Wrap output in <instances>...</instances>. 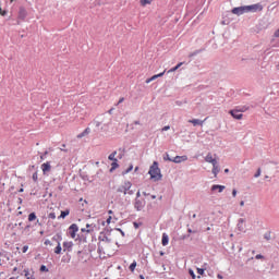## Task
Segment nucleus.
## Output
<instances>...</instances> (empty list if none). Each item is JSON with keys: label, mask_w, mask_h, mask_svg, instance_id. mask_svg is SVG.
I'll return each mask as SVG.
<instances>
[{"label": "nucleus", "mask_w": 279, "mask_h": 279, "mask_svg": "<svg viewBox=\"0 0 279 279\" xmlns=\"http://www.w3.org/2000/svg\"><path fill=\"white\" fill-rule=\"evenodd\" d=\"M111 220H112V217H111V216H109V217L106 219V223H107V226H110Z\"/></svg>", "instance_id": "nucleus-33"}, {"label": "nucleus", "mask_w": 279, "mask_h": 279, "mask_svg": "<svg viewBox=\"0 0 279 279\" xmlns=\"http://www.w3.org/2000/svg\"><path fill=\"white\" fill-rule=\"evenodd\" d=\"M232 13L233 14H236V15H241L243 13H246V7H239V8H234L232 10Z\"/></svg>", "instance_id": "nucleus-11"}, {"label": "nucleus", "mask_w": 279, "mask_h": 279, "mask_svg": "<svg viewBox=\"0 0 279 279\" xmlns=\"http://www.w3.org/2000/svg\"><path fill=\"white\" fill-rule=\"evenodd\" d=\"M19 192H20V193H23V192H24V190H23V189H21Z\"/></svg>", "instance_id": "nucleus-59"}, {"label": "nucleus", "mask_w": 279, "mask_h": 279, "mask_svg": "<svg viewBox=\"0 0 279 279\" xmlns=\"http://www.w3.org/2000/svg\"><path fill=\"white\" fill-rule=\"evenodd\" d=\"M112 246H113V243L111 241H109L108 239H102L98 243V250L102 251V253L111 251Z\"/></svg>", "instance_id": "nucleus-2"}, {"label": "nucleus", "mask_w": 279, "mask_h": 279, "mask_svg": "<svg viewBox=\"0 0 279 279\" xmlns=\"http://www.w3.org/2000/svg\"><path fill=\"white\" fill-rule=\"evenodd\" d=\"M62 151H65V153H68V150L66 149H61Z\"/></svg>", "instance_id": "nucleus-63"}, {"label": "nucleus", "mask_w": 279, "mask_h": 279, "mask_svg": "<svg viewBox=\"0 0 279 279\" xmlns=\"http://www.w3.org/2000/svg\"><path fill=\"white\" fill-rule=\"evenodd\" d=\"M40 159H41V160H44V159H45V155H44V156H41V157H40Z\"/></svg>", "instance_id": "nucleus-60"}, {"label": "nucleus", "mask_w": 279, "mask_h": 279, "mask_svg": "<svg viewBox=\"0 0 279 279\" xmlns=\"http://www.w3.org/2000/svg\"><path fill=\"white\" fill-rule=\"evenodd\" d=\"M70 215V210L69 209H66V210H64V211H61V218H65L66 216H69Z\"/></svg>", "instance_id": "nucleus-27"}, {"label": "nucleus", "mask_w": 279, "mask_h": 279, "mask_svg": "<svg viewBox=\"0 0 279 279\" xmlns=\"http://www.w3.org/2000/svg\"><path fill=\"white\" fill-rule=\"evenodd\" d=\"M217 278L218 279H223V277L220 274L217 275Z\"/></svg>", "instance_id": "nucleus-52"}, {"label": "nucleus", "mask_w": 279, "mask_h": 279, "mask_svg": "<svg viewBox=\"0 0 279 279\" xmlns=\"http://www.w3.org/2000/svg\"><path fill=\"white\" fill-rule=\"evenodd\" d=\"M146 206V201L143 199V198H136L135 199V203H134V208L137 210V211H141L145 208Z\"/></svg>", "instance_id": "nucleus-5"}, {"label": "nucleus", "mask_w": 279, "mask_h": 279, "mask_svg": "<svg viewBox=\"0 0 279 279\" xmlns=\"http://www.w3.org/2000/svg\"><path fill=\"white\" fill-rule=\"evenodd\" d=\"M247 110V108L243 107L241 109H232L229 111V113L235 119V120H242L243 119V114L239 113V112H245Z\"/></svg>", "instance_id": "nucleus-4"}, {"label": "nucleus", "mask_w": 279, "mask_h": 279, "mask_svg": "<svg viewBox=\"0 0 279 279\" xmlns=\"http://www.w3.org/2000/svg\"><path fill=\"white\" fill-rule=\"evenodd\" d=\"M73 248V242H64L63 243V252H72Z\"/></svg>", "instance_id": "nucleus-12"}, {"label": "nucleus", "mask_w": 279, "mask_h": 279, "mask_svg": "<svg viewBox=\"0 0 279 279\" xmlns=\"http://www.w3.org/2000/svg\"><path fill=\"white\" fill-rule=\"evenodd\" d=\"M256 259L257 260L263 259V255H260V254L256 255Z\"/></svg>", "instance_id": "nucleus-46"}, {"label": "nucleus", "mask_w": 279, "mask_h": 279, "mask_svg": "<svg viewBox=\"0 0 279 279\" xmlns=\"http://www.w3.org/2000/svg\"><path fill=\"white\" fill-rule=\"evenodd\" d=\"M26 279H35L34 275H31L29 277H27Z\"/></svg>", "instance_id": "nucleus-51"}, {"label": "nucleus", "mask_w": 279, "mask_h": 279, "mask_svg": "<svg viewBox=\"0 0 279 279\" xmlns=\"http://www.w3.org/2000/svg\"><path fill=\"white\" fill-rule=\"evenodd\" d=\"M96 225H87L86 229H87V234H90L92 232H95L96 229Z\"/></svg>", "instance_id": "nucleus-18"}, {"label": "nucleus", "mask_w": 279, "mask_h": 279, "mask_svg": "<svg viewBox=\"0 0 279 279\" xmlns=\"http://www.w3.org/2000/svg\"><path fill=\"white\" fill-rule=\"evenodd\" d=\"M140 223H137V222H133V227L135 228V229H138L140 228Z\"/></svg>", "instance_id": "nucleus-43"}, {"label": "nucleus", "mask_w": 279, "mask_h": 279, "mask_svg": "<svg viewBox=\"0 0 279 279\" xmlns=\"http://www.w3.org/2000/svg\"><path fill=\"white\" fill-rule=\"evenodd\" d=\"M122 102H124V97L119 98L117 105H121Z\"/></svg>", "instance_id": "nucleus-39"}, {"label": "nucleus", "mask_w": 279, "mask_h": 279, "mask_svg": "<svg viewBox=\"0 0 279 279\" xmlns=\"http://www.w3.org/2000/svg\"><path fill=\"white\" fill-rule=\"evenodd\" d=\"M182 65H183V62L178 63L175 66L168 70V74L177 72L178 69H180Z\"/></svg>", "instance_id": "nucleus-16"}, {"label": "nucleus", "mask_w": 279, "mask_h": 279, "mask_svg": "<svg viewBox=\"0 0 279 279\" xmlns=\"http://www.w3.org/2000/svg\"><path fill=\"white\" fill-rule=\"evenodd\" d=\"M275 38H279V28L275 32Z\"/></svg>", "instance_id": "nucleus-45"}, {"label": "nucleus", "mask_w": 279, "mask_h": 279, "mask_svg": "<svg viewBox=\"0 0 279 279\" xmlns=\"http://www.w3.org/2000/svg\"><path fill=\"white\" fill-rule=\"evenodd\" d=\"M219 171H220V169H219L218 162H216L215 165H213V173H214V175L217 177Z\"/></svg>", "instance_id": "nucleus-19"}, {"label": "nucleus", "mask_w": 279, "mask_h": 279, "mask_svg": "<svg viewBox=\"0 0 279 279\" xmlns=\"http://www.w3.org/2000/svg\"><path fill=\"white\" fill-rule=\"evenodd\" d=\"M154 0H141V4L145 7L146 4H150Z\"/></svg>", "instance_id": "nucleus-28"}, {"label": "nucleus", "mask_w": 279, "mask_h": 279, "mask_svg": "<svg viewBox=\"0 0 279 279\" xmlns=\"http://www.w3.org/2000/svg\"><path fill=\"white\" fill-rule=\"evenodd\" d=\"M78 255H80V262H83V258H84V255L82 252H78Z\"/></svg>", "instance_id": "nucleus-37"}, {"label": "nucleus", "mask_w": 279, "mask_h": 279, "mask_svg": "<svg viewBox=\"0 0 279 279\" xmlns=\"http://www.w3.org/2000/svg\"><path fill=\"white\" fill-rule=\"evenodd\" d=\"M108 214L111 215V214H113V211L112 210H108Z\"/></svg>", "instance_id": "nucleus-58"}, {"label": "nucleus", "mask_w": 279, "mask_h": 279, "mask_svg": "<svg viewBox=\"0 0 279 279\" xmlns=\"http://www.w3.org/2000/svg\"><path fill=\"white\" fill-rule=\"evenodd\" d=\"M39 271H40V272H49V269L47 268V266L41 265Z\"/></svg>", "instance_id": "nucleus-29"}, {"label": "nucleus", "mask_w": 279, "mask_h": 279, "mask_svg": "<svg viewBox=\"0 0 279 279\" xmlns=\"http://www.w3.org/2000/svg\"><path fill=\"white\" fill-rule=\"evenodd\" d=\"M189 123L193 124L194 126H197V125L203 126V125H204V120H199V119H190V120H189Z\"/></svg>", "instance_id": "nucleus-13"}, {"label": "nucleus", "mask_w": 279, "mask_h": 279, "mask_svg": "<svg viewBox=\"0 0 279 279\" xmlns=\"http://www.w3.org/2000/svg\"><path fill=\"white\" fill-rule=\"evenodd\" d=\"M24 276H25V278L27 279V277H29L31 275H29V270L28 269H24Z\"/></svg>", "instance_id": "nucleus-34"}, {"label": "nucleus", "mask_w": 279, "mask_h": 279, "mask_svg": "<svg viewBox=\"0 0 279 279\" xmlns=\"http://www.w3.org/2000/svg\"><path fill=\"white\" fill-rule=\"evenodd\" d=\"M33 180L36 182L38 180V174L37 173H34L33 174Z\"/></svg>", "instance_id": "nucleus-41"}, {"label": "nucleus", "mask_w": 279, "mask_h": 279, "mask_svg": "<svg viewBox=\"0 0 279 279\" xmlns=\"http://www.w3.org/2000/svg\"><path fill=\"white\" fill-rule=\"evenodd\" d=\"M225 189H226V186H223V185H213L211 186V191L218 190L219 193H221Z\"/></svg>", "instance_id": "nucleus-17"}, {"label": "nucleus", "mask_w": 279, "mask_h": 279, "mask_svg": "<svg viewBox=\"0 0 279 279\" xmlns=\"http://www.w3.org/2000/svg\"><path fill=\"white\" fill-rule=\"evenodd\" d=\"M205 161L208 162V163H211L213 166L215 163H218L216 159L213 158L211 154H208L206 157H205Z\"/></svg>", "instance_id": "nucleus-15"}, {"label": "nucleus", "mask_w": 279, "mask_h": 279, "mask_svg": "<svg viewBox=\"0 0 279 279\" xmlns=\"http://www.w3.org/2000/svg\"><path fill=\"white\" fill-rule=\"evenodd\" d=\"M131 187H132V183L126 181L124 182L122 185H120L118 189H117V192L118 193H123L124 195L129 194V195H133L134 192L131 191Z\"/></svg>", "instance_id": "nucleus-3"}, {"label": "nucleus", "mask_w": 279, "mask_h": 279, "mask_svg": "<svg viewBox=\"0 0 279 279\" xmlns=\"http://www.w3.org/2000/svg\"><path fill=\"white\" fill-rule=\"evenodd\" d=\"M189 274L192 277V279H195V271H193V269H190Z\"/></svg>", "instance_id": "nucleus-30"}, {"label": "nucleus", "mask_w": 279, "mask_h": 279, "mask_svg": "<svg viewBox=\"0 0 279 279\" xmlns=\"http://www.w3.org/2000/svg\"><path fill=\"white\" fill-rule=\"evenodd\" d=\"M240 205H241V207H243V206H244V201H242V202L240 203Z\"/></svg>", "instance_id": "nucleus-55"}, {"label": "nucleus", "mask_w": 279, "mask_h": 279, "mask_svg": "<svg viewBox=\"0 0 279 279\" xmlns=\"http://www.w3.org/2000/svg\"><path fill=\"white\" fill-rule=\"evenodd\" d=\"M225 172L228 173V172H229V169H226Z\"/></svg>", "instance_id": "nucleus-61"}, {"label": "nucleus", "mask_w": 279, "mask_h": 279, "mask_svg": "<svg viewBox=\"0 0 279 279\" xmlns=\"http://www.w3.org/2000/svg\"><path fill=\"white\" fill-rule=\"evenodd\" d=\"M169 241H170L169 235L167 233H162L161 245L165 246V247L168 246Z\"/></svg>", "instance_id": "nucleus-14"}, {"label": "nucleus", "mask_w": 279, "mask_h": 279, "mask_svg": "<svg viewBox=\"0 0 279 279\" xmlns=\"http://www.w3.org/2000/svg\"><path fill=\"white\" fill-rule=\"evenodd\" d=\"M134 125H141V121L135 120V121H134Z\"/></svg>", "instance_id": "nucleus-49"}, {"label": "nucleus", "mask_w": 279, "mask_h": 279, "mask_svg": "<svg viewBox=\"0 0 279 279\" xmlns=\"http://www.w3.org/2000/svg\"><path fill=\"white\" fill-rule=\"evenodd\" d=\"M236 194H238L236 190H233V191H232V196L235 197Z\"/></svg>", "instance_id": "nucleus-48"}, {"label": "nucleus", "mask_w": 279, "mask_h": 279, "mask_svg": "<svg viewBox=\"0 0 279 279\" xmlns=\"http://www.w3.org/2000/svg\"><path fill=\"white\" fill-rule=\"evenodd\" d=\"M165 74H166V71H163V72H161V73H158V74H155V75H153L150 78H151V81L154 82V81L158 80L159 77H163Z\"/></svg>", "instance_id": "nucleus-21"}, {"label": "nucleus", "mask_w": 279, "mask_h": 279, "mask_svg": "<svg viewBox=\"0 0 279 279\" xmlns=\"http://www.w3.org/2000/svg\"><path fill=\"white\" fill-rule=\"evenodd\" d=\"M82 232H87V229H86V228H83V229H82Z\"/></svg>", "instance_id": "nucleus-54"}, {"label": "nucleus", "mask_w": 279, "mask_h": 279, "mask_svg": "<svg viewBox=\"0 0 279 279\" xmlns=\"http://www.w3.org/2000/svg\"><path fill=\"white\" fill-rule=\"evenodd\" d=\"M171 129V126H163L162 129H161V131L162 132H167V131H169Z\"/></svg>", "instance_id": "nucleus-38"}, {"label": "nucleus", "mask_w": 279, "mask_h": 279, "mask_svg": "<svg viewBox=\"0 0 279 279\" xmlns=\"http://www.w3.org/2000/svg\"><path fill=\"white\" fill-rule=\"evenodd\" d=\"M31 228V226H26L25 229H24V232L28 231Z\"/></svg>", "instance_id": "nucleus-50"}, {"label": "nucleus", "mask_w": 279, "mask_h": 279, "mask_svg": "<svg viewBox=\"0 0 279 279\" xmlns=\"http://www.w3.org/2000/svg\"><path fill=\"white\" fill-rule=\"evenodd\" d=\"M61 252H62L61 243L58 241V245L54 248V254L56 255H61Z\"/></svg>", "instance_id": "nucleus-22"}, {"label": "nucleus", "mask_w": 279, "mask_h": 279, "mask_svg": "<svg viewBox=\"0 0 279 279\" xmlns=\"http://www.w3.org/2000/svg\"><path fill=\"white\" fill-rule=\"evenodd\" d=\"M50 219H56V214L54 213H50L48 216Z\"/></svg>", "instance_id": "nucleus-36"}, {"label": "nucleus", "mask_w": 279, "mask_h": 279, "mask_svg": "<svg viewBox=\"0 0 279 279\" xmlns=\"http://www.w3.org/2000/svg\"><path fill=\"white\" fill-rule=\"evenodd\" d=\"M9 279H16L15 277H10Z\"/></svg>", "instance_id": "nucleus-62"}, {"label": "nucleus", "mask_w": 279, "mask_h": 279, "mask_svg": "<svg viewBox=\"0 0 279 279\" xmlns=\"http://www.w3.org/2000/svg\"><path fill=\"white\" fill-rule=\"evenodd\" d=\"M169 161H172L174 163H181V162H185L186 160H189V157L186 156H177L173 159L168 158Z\"/></svg>", "instance_id": "nucleus-8"}, {"label": "nucleus", "mask_w": 279, "mask_h": 279, "mask_svg": "<svg viewBox=\"0 0 279 279\" xmlns=\"http://www.w3.org/2000/svg\"><path fill=\"white\" fill-rule=\"evenodd\" d=\"M113 110H114V108H110V109L108 110V114H112V113H113Z\"/></svg>", "instance_id": "nucleus-47"}, {"label": "nucleus", "mask_w": 279, "mask_h": 279, "mask_svg": "<svg viewBox=\"0 0 279 279\" xmlns=\"http://www.w3.org/2000/svg\"><path fill=\"white\" fill-rule=\"evenodd\" d=\"M136 267H137V263L134 262V263H132V264L129 266V269H130L131 272H134L135 269H136Z\"/></svg>", "instance_id": "nucleus-24"}, {"label": "nucleus", "mask_w": 279, "mask_h": 279, "mask_svg": "<svg viewBox=\"0 0 279 279\" xmlns=\"http://www.w3.org/2000/svg\"><path fill=\"white\" fill-rule=\"evenodd\" d=\"M151 82H153L151 77L146 78V81H145L146 84H150Z\"/></svg>", "instance_id": "nucleus-44"}, {"label": "nucleus", "mask_w": 279, "mask_h": 279, "mask_svg": "<svg viewBox=\"0 0 279 279\" xmlns=\"http://www.w3.org/2000/svg\"><path fill=\"white\" fill-rule=\"evenodd\" d=\"M41 170L44 174H47L51 171V165L49 161L41 165Z\"/></svg>", "instance_id": "nucleus-10"}, {"label": "nucleus", "mask_w": 279, "mask_h": 279, "mask_svg": "<svg viewBox=\"0 0 279 279\" xmlns=\"http://www.w3.org/2000/svg\"><path fill=\"white\" fill-rule=\"evenodd\" d=\"M27 251H28V246L24 245L23 248H22L23 254H26Z\"/></svg>", "instance_id": "nucleus-35"}, {"label": "nucleus", "mask_w": 279, "mask_h": 279, "mask_svg": "<svg viewBox=\"0 0 279 279\" xmlns=\"http://www.w3.org/2000/svg\"><path fill=\"white\" fill-rule=\"evenodd\" d=\"M260 174H262V170H260V169H258V170H257V173L255 174V178L260 177Z\"/></svg>", "instance_id": "nucleus-42"}, {"label": "nucleus", "mask_w": 279, "mask_h": 279, "mask_svg": "<svg viewBox=\"0 0 279 279\" xmlns=\"http://www.w3.org/2000/svg\"><path fill=\"white\" fill-rule=\"evenodd\" d=\"M140 279H145V277L143 275H140Z\"/></svg>", "instance_id": "nucleus-56"}, {"label": "nucleus", "mask_w": 279, "mask_h": 279, "mask_svg": "<svg viewBox=\"0 0 279 279\" xmlns=\"http://www.w3.org/2000/svg\"><path fill=\"white\" fill-rule=\"evenodd\" d=\"M246 220L244 218H240L238 221V229L240 232H245L246 226H245Z\"/></svg>", "instance_id": "nucleus-9"}, {"label": "nucleus", "mask_w": 279, "mask_h": 279, "mask_svg": "<svg viewBox=\"0 0 279 279\" xmlns=\"http://www.w3.org/2000/svg\"><path fill=\"white\" fill-rule=\"evenodd\" d=\"M197 274L199 276H204V268H197Z\"/></svg>", "instance_id": "nucleus-31"}, {"label": "nucleus", "mask_w": 279, "mask_h": 279, "mask_svg": "<svg viewBox=\"0 0 279 279\" xmlns=\"http://www.w3.org/2000/svg\"><path fill=\"white\" fill-rule=\"evenodd\" d=\"M116 156H117V151H113L112 154H110V155L108 156V159H109L110 161H112V162L118 161V159L116 158Z\"/></svg>", "instance_id": "nucleus-23"}, {"label": "nucleus", "mask_w": 279, "mask_h": 279, "mask_svg": "<svg viewBox=\"0 0 279 279\" xmlns=\"http://www.w3.org/2000/svg\"><path fill=\"white\" fill-rule=\"evenodd\" d=\"M148 174L154 181H159L162 179L161 170L159 169L158 162L155 161L153 163V166L149 168Z\"/></svg>", "instance_id": "nucleus-1"}, {"label": "nucleus", "mask_w": 279, "mask_h": 279, "mask_svg": "<svg viewBox=\"0 0 279 279\" xmlns=\"http://www.w3.org/2000/svg\"><path fill=\"white\" fill-rule=\"evenodd\" d=\"M246 12L262 11L263 7L260 4L246 5Z\"/></svg>", "instance_id": "nucleus-7"}, {"label": "nucleus", "mask_w": 279, "mask_h": 279, "mask_svg": "<svg viewBox=\"0 0 279 279\" xmlns=\"http://www.w3.org/2000/svg\"><path fill=\"white\" fill-rule=\"evenodd\" d=\"M36 214L35 213H32L28 215V221H34L36 219Z\"/></svg>", "instance_id": "nucleus-26"}, {"label": "nucleus", "mask_w": 279, "mask_h": 279, "mask_svg": "<svg viewBox=\"0 0 279 279\" xmlns=\"http://www.w3.org/2000/svg\"><path fill=\"white\" fill-rule=\"evenodd\" d=\"M47 155H48V151H46L44 156H47Z\"/></svg>", "instance_id": "nucleus-64"}, {"label": "nucleus", "mask_w": 279, "mask_h": 279, "mask_svg": "<svg viewBox=\"0 0 279 279\" xmlns=\"http://www.w3.org/2000/svg\"><path fill=\"white\" fill-rule=\"evenodd\" d=\"M117 168H119L118 161H112L111 168H110V172H112V171L116 170Z\"/></svg>", "instance_id": "nucleus-25"}, {"label": "nucleus", "mask_w": 279, "mask_h": 279, "mask_svg": "<svg viewBox=\"0 0 279 279\" xmlns=\"http://www.w3.org/2000/svg\"><path fill=\"white\" fill-rule=\"evenodd\" d=\"M90 133V129H85V131H83V133H80V135H77V138H83L85 136H87Z\"/></svg>", "instance_id": "nucleus-20"}, {"label": "nucleus", "mask_w": 279, "mask_h": 279, "mask_svg": "<svg viewBox=\"0 0 279 279\" xmlns=\"http://www.w3.org/2000/svg\"><path fill=\"white\" fill-rule=\"evenodd\" d=\"M133 170V166H131L128 170H126V172H130V171H132Z\"/></svg>", "instance_id": "nucleus-53"}, {"label": "nucleus", "mask_w": 279, "mask_h": 279, "mask_svg": "<svg viewBox=\"0 0 279 279\" xmlns=\"http://www.w3.org/2000/svg\"><path fill=\"white\" fill-rule=\"evenodd\" d=\"M45 246H52V242L50 240L45 241Z\"/></svg>", "instance_id": "nucleus-32"}, {"label": "nucleus", "mask_w": 279, "mask_h": 279, "mask_svg": "<svg viewBox=\"0 0 279 279\" xmlns=\"http://www.w3.org/2000/svg\"><path fill=\"white\" fill-rule=\"evenodd\" d=\"M7 14H8V11H1V8H0V15L5 16Z\"/></svg>", "instance_id": "nucleus-40"}, {"label": "nucleus", "mask_w": 279, "mask_h": 279, "mask_svg": "<svg viewBox=\"0 0 279 279\" xmlns=\"http://www.w3.org/2000/svg\"><path fill=\"white\" fill-rule=\"evenodd\" d=\"M159 255L165 256V252H160Z\"/></svg>", "instance_id": "nucleus-57"}, {"label": "nucleus", "mask_w": 279, "mask_h": 279, "mask_svg": "<svg viewBox=\"0 0 279 279\" xmlns=\"http://www.w3.org/2000/svg\"><path fill=\"white\" fill-rule=\"evenodd\" d=\"M78 232V226L76 223H73L69 228V234L71 239H76V234Z\"/></svg>", "instance_id": "nucleus-6"}]
</instances>
